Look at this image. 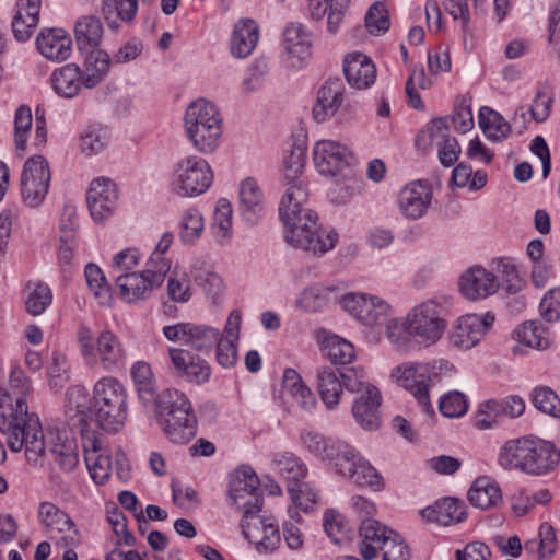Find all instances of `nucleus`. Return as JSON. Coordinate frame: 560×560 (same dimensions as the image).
Instances as JSON below:
<instances>
[{
	"mask_svg": "<svg viewBox=\"0 0 560 560\" xmlns=\"http://www.w3.org/2000/svg\"><path fill=\"white\" fill-rule=\"evenodd\" d=\"M285 185L279 214L285 226L287 242L314 255H323L332 249L338 241V233L335 230L322 231L317 214L303 207L308 196L304 183L295 180Z\"/></svg>",
	"mask_w": 560,
	"mask_h": 560,
	"instance_id": "nucleus-1",
	"label": "nucleus"
},
{
	"mask_svg": "<svg viewBox=\"0 0 560 560\" xmlns=\"http://www.w3.org/2000/svg\"><path fill=\"white\" fill-rule=\"evenodd\" d=\"M0 433L12 452L25 448L30 463L36 464L45 453L44 432L39 418L28 412L26 401L0 395Z\"/></svg>",
	"mask_w": 560,
	"mask_h": 560,
	"instance_id": "nucleus-2",
	"label": "nucleus"
},
{
	"mask_svg": "<svg viewBox=\"0 0 560 560\" xmlns=\"http://www.w3.org/2000/svg\"><path fill=\"white\" fill-rule=\"evenodd\" d=\"M559 459L560 451L552 443L526 436L506 441L498 457L504 469H520L533 476L553 470Z\"/></svg>",
	"mask_w": 560,
	"mask_h": 560,
	"instance_id": "nucleus-3",
	"label": "nucleus"
},
{
	"mask_svg": "<svg viewBox=\"0 0 560 560\" xmlns=\"http://www.w3.org/2000/svg\"><path fill=\"white\" fill-rule=\"evenodd\" d=\"M156 418L165 436L174 444H187L197 434V417L188 397L168 388L156 399Z\"/></svg>",
	"mask_w": 560,
	"mask_h": 560,
	"instance_id": "nucleus-4",
	"label": "nucleus"
},
{
	"mask_svg": "<svg viewBox=\"0 0 560 560\" xmlns=\"http://www.w3.org/2000/svg\"><path fill=\"white\" fill-rule=\"evenodd\" d=\"M188 140L202 154L217 150L222 137V118L218 107L205 100L191 102L184 116Z\"/></svg>",
	"mask_w": 560,
	"mask_h": 560,
	"instance_id": "nucleus-5",
	"label": "nucleus"
},
{
	"mask_svg": "<svg viewBox=\"0 0 560 560\" xmlns=\"http://www.w3.org/2000/svg\"><path fill=\"white\" fill-rule=\"evenodd\" d=\"M93 420L107 432H118L127 419V393L115 377L98 380L93 388Z\"/></svg>",
	"mask_w": 560,
	"mask_h": 560,
	"instance_id": "nucleus-6",
	"label": "nucleus"
},
{
	"mask_svg": "<svg viewBox=\"0 0 560 560\" xmlns=\"http://www.w3.org/2000/svg\"><path fill=\"white\" fill-rule=\"evenodd\" d=\"M443 306L435 300H428L415 306L406 317L404 331L418 343L430 346L441 339L446 322L442 317Z\"/></svg>",
	"mask_w": 560,
	"mask_h": 560,
	"instance_id": "nucleus-7",
	"label": "nucleus"
},
{
	"mask_svg": "<svg viewBox=\"0 0 560 560\" xmlns=\"http://www.w3.org/2000/svg\"><path fill=\"white\" fill-rule=\"evenodd\" d=\"M213 182L209 163L199 156L179 160L171 177V190L179 197H197L208 190Z\"/></svg>",
	"mask_w": 560,
	"mask_h": 560,
	"instance_id": "nucleus-8",
	"label": "nucleus"
},
{
	"mask_svg": "<svg viewBox=\"0 0 560 560\" xmlns=\"http://www.w3.org/2000/svg\"><path fill=\"white\" fill-rule=\"evenodd\" d=\"M50 170L43 155L28 158L21 175V195L30 207H38L45 199L50 185Z\"/></svg>",
	"mask_w": 560,
	"mask_h": 560,
	"instance_id": "nucleus-9",
	"label": "nucleus"
},
{
	"mask_svg": "<svg viewBox=\"0 0 560 560\" xmlns=\"http://www.w3.org/2000/svg\"><path fill=\"white\" fill-rule=\"evenodd\" d=\"M300 440L311 455L331 465L336 474L339 470V464H343L354 448L343 440L326 436L313 430H303L300 433Z\"/></svg>",
	"mask_w": 560,
	"mask_h": 560,
	"instance_id": "nucleus-10",
	"label": "nucleus"
},
{
	"mask_svg": "<svg viewBox=\"0 0 560 560\" xmlns=\"http://www.w3.org/2000/svg\"><path fill=\"white\" fill-rule=\"evenodd\" d=\"M229 498L237 510L262 508V494L259 489V479L248 466H242L230 477Z\"/></svg>",
	"mask_w": 560,
	"mask_h": 560,
	"instance_id": "nucleus-11",
	"label": "nucleus"
},
{
	"mask_svg": "<svg viewBox=\"0 0 560 560\" xmlns=\"http://www.w3.org/2000/svg\"><path fill=\"white\" fill-rule=\"evenodd\" d=\"M127 357L121 339L112 330L104 329L97 335L93 357H89L86 363L92 368L100 366L106 372H117L125 366Z\"/></svg>",
	"mask_w": 560,
	"mask_h": 560,
	"instance_id": "nucleus-12",
	"label": "nucleus"
},
{
	"mask_svg": "<svg viewBox=\"0 0 560 560\" xmlns=\"http://www.w3.org/2000/svg\"><path fill=\"white\" fill-rule=\"evenodd\" d=\"M313 161L319 174L335 177L351 166L353 155L345 144L323 139L313 148Z\"/></svg>",
	"mask_w": 560,
	"mask_h": 560,
	"instance_id": "nucleus-13",
	"label": "nucleus"
},
{
	"mask_svg": "<svg viewBox=\"0 0 560 560\" xmlns=\"http://www.w3.org/2000/svg\"><path fill=\"white\" fill-rule=\"evenodd\" d=\"M494 319V315L490 312L485 315L467 314L462 316L451 334L452 345L459 349H471L485 337Z\"/></svg>",
	"mask_w": 560,
	"mask_h": 560,
	"instance_id": "nucleus-14",
	"label": "nucleus"
},
{
	"mask_svg": "<svg viewBox=\"0 0 560 560\" xmlns=\"http://www.w3.org/2000/svg\"><path fill=\"white\" fill-rule=\"evenodd\" d=\"M395 375L398 384L417 399L422 411L432 415L434 409L429 396L430 372L428 366L422 364L399 366Z\"/></svg>",
	"mask_w": 560,
	"mask_h": 560,
	"instance_id": "nucleus-15",
	"label": "nucleus"
},
{
	"mask_svg": "<svg viewBox=\"0 0 560 560\" xmlns=\"http://www.w3.org/2000/svg\"><path fill=\"white\" fill-rule=\"evenodd\" d=\"M118 200L117 185L109 178L94 179L86 194L91 217L96 222L108 219L115 211Z\"/></svg>",
	"mask_w": 560,
	"mask_h": 560,
	"instance_id": "nucleus-16",
	"label": "nucleus"
},
{
	"mask_svg": "<svg viewBox=\"0 0 560 560\" xmlns=\"http://www.w3.org/2000/svg\"><path fill=\"white\" fill-rule=\"evenodd\" d=\"M273 469L285 479L287 490L292 501L305 506V501L301 500V489H306L304 479L307 475L305 464L293 453H278L272 458Z\"/></svg>",
	"mask_w": 560,
	"mask_h": 560,
	"instance_id": "nucleus-17",
	"label": "nucleus"
},
{
	"mask_svg": "<svg viewBox=\"0 0 560 560\" xmlns=\"http://www.w3.org/2000/svg\"><path fill=\"white\" fill-rule=\"evenodd\" d=\"M337 475L359 487H369L374 491H382L385 486L380 472L355 448L343 464H339Z\"/></svg>",
	"mask_w": 560,
	"mask_h": 560,
	"instance_id": "nucleus-18",
	"label": "nucleus"
},
{
	"mask_svg": "<svg viewBox=\"0 0 560 560\" xmlns=\"http://www.w3.org/2000/svg\"><path fill=\"white\" fill-rule=\"evenodd\" d=\"M44 442L45 450H49L54 460L62 470L72 471L77 467L79 463L77 442L66 430L49 429L47 434H44Z\"/></svg>",
	"mask_w": 560,
	"mask_h": 560,
	"instance_id": "nucleus-19",
	"label": "nucleus"
},
{
	"mask_svg": "<svg viewBox=\"0 0 560 560\" xmlns=\"http://www.w3.org/2000/svg\"><path fill=\"white\" fill-rule=\"evenodd\" d=\"M459 289L462 294L476 301L494 294L499 289L497 277L485 268L475 266L469 268L459 278Z\"/></svg>",
	"mask_w": 560,
	"mask_h": 560,
	"instance_id": "nucleus-20",
	"label": "nucleus"
},
{
	"mask_svg": "<svg viewBox=\"0 0 560 560\" xmlns=\"http://www.w3.org/2000/svg\"><path fill=\"white\" fill-rule=\"evenodd\" d=\"M381 393L373 385L366 386L358 398L354 399L351 408L355 422L364 430H376L381 427Z\"/></svg>",
	"mask_w": 560,
	"mask_h": 560,
	"instance_id": "nucleus-21",
	"label": "nucleus"
},
{
	"mask_svg": "<svg viewBox=\"0 0 560 560\" xmlns=\"http://www.w3.org/2000/svg\"><path fill=\"white\" fill-rule=\"evenodd\" d=\"M431 199V187L421 180L413 182L400 190L399 209L407 219L417 220L428 211Z\"/></svg>",
	"mask_w": 560,
	"mask_h": 560,
	"instance_id": "nucleus-22",
	"label": "nucleus"
},
{
	"mask_svg": "<svg viewBox=\"0 0 560 560\" xmlns=\"http://www.w3.org/2000/svg\"><path fill=\"white\" fill-rule=\"evenodd\" d=\"M82 445L92 479L96 483H104L112 471L110 456L103 452L101 441L93 433L84 432V430H82Z\"/></svg>",
	"mask_w": 560,
	"mask_h": 560,
	"instance_id": "nucleus-23",
	"label": "nucleus"
},
{
	"mask_svg": "<svg viewBox=\"0 0 560 560\" xmlns=\"http://www.w3.org/2000/svg\"><path fill=\"white\" fill-rule=\"evenodd\" d=\"M38 514L42 523L50 530L63 534L66 546L75 547L81 541V536L70 516L50 502L39 505Z\"/></svg>",
	"mask_w": 560,
	"mask_h": 560,
	"instance_id": "nucleus-24",
	"label": "nucleus"
},
{
	"mask_svg": "<svg viewBox=\"0 0 560 560\" xmlns=\"http://www.w3.org/2000/svg\"><path fill=\"white\" fill-rule=\"evenodd\" d=\"M283 44L291 67L302 68L311 57L312 34L302 23L292 22L284 30Z\"/></svg>",
	"mask_w": 560,
	"mask_h": 560,
	"instance_id": "nucleus-25",
	"label": "nucleus"
},
{
	"mask_svg": "<svg viewBox=\"0 0 560 560\" xmlns=\"http://www.w3.org/2000/svg\"><path fill=\"white\" fill-rule=\"evenodd\" d=\"M343 73L349 85L358 90L370 88L376 79V69L371 58L358 51L345 57Z\"/></svg>",
	"mask_w": 560,
	"mask_h": 560,
	"instance_id": "nucleus-26",
	"label": "nucleus"
},
{
	"mask_svg": "<svg viewBox=\"0 0 560 560\" xmlns=\"http://www.w3.org/2000/svg\"><path fill=\"white\" fill-rule=\"evenodd\" d=\"M345 85L341 79H328L317 92V101L313 107L314 119L323 122L331 118L343 102Z\"/></svg>",
	"mask_w": 560,
	"mask_h": 560,
	"instance_id": "nucleus-27",
	"label": "nucleus"
},
{
	"mask_svg": "<svg viewBox=\"0 0 560 560\" xmlns=\"http://www.w3.org/2000/svg\"><path fill=\"white\" fill-rule=\"evenodd\" d=\"M238 197V210L243 220L249 225L257 224L266 208L264 194L257 182L250 177L243 180L240 185Z\"/></svg>",
	"mask_w": 560,
	"mask_h": 560,
	"instance_id": "nucleus-28",
	"label": "nucleus"
},
{
	"mask_svg": "<svg viewBox=\"0 0 560 560\" xmlns=\"http://www.w3.org/2000/svg\"><path fill=\"white\" fill-rule=\"evenodd\" d=\"M115 285L119 290L121 299L128 303L145 301L151 298L153 290L156 289L143 271L116 275Z\"/></svg>",
	"mask_w": 560,
	"mask_h": 560,
	"instance_id": "nucleus-29",
	"label": "nucleus"
},
{
	"mask_svg": "<svg viewBox=\"0 0 560 560\" xmlns=\"http://www.w3.org/2000/svg\"><path fill=\"white\" fill-rule=\"evenodd\" d=\"M170 358L177 374L189 383L203 384L211 375L210 365L205 360L194 361L187 350L171 348Z\"/></svg>",
	"mask_w": 560,
	"mask_h": 560,
	"instance_id": "nucleus-30",
	"label": "nucleus"
},
{
	"mask_svg": "<svg viewBox=\"0 0 560 560\" xmlns=\"http://www.w3.org/2000/svg\"><path fill=\"white\" fill-rule=\"evenodd\" d=\"M38 51L52 61H65L71 55L72 40L61 28H51L40 32L36 38Z\"/></svg>",
	"mask_w": 560,
	"mask_h": 560,
	"instance_id": "nucleus-31",
	"label": "nucleus"
},
{
	"mask_svg": "<svg viewBox=\"0 0 560 560\" xmlns=\"http://www.w3.org/2000/svg\"><path fill=\"white\" fill-rule=\"evenodd\" d=\"M395 532L381 524L374 518L363 520L360 527V553L364 560H371L376 557L377 551L382 549L385 540Z\"/></svg>",
	"mask_w": 560,
	"mask_h": 560,
	"instance_id": "nucleus-32",
	"label": "nucleus"
},
{
	"mask_svg": "<svg viewBox=\"0 0 560 560\" xmlns=\"http://www.w3.org/2000/svg\"><path fill=\"white\" fill-rule=\"evenodd\" d=\"M316 387L324 406L328 410L337 409L343 394L339 369L332 366L318 369Z\"/></svg>",
	"mask_w": 560,
	"mask_h": 560,
	"instance_id": "nucleus-33",
	"label": "nucleus"
},
{
	"mask_svg": "<svg viewBox=\"0 0 560 560\" xmlns=\"http://www.w3.org/2000/svg\"><path fill=\"white\" fill-rule=\"evenodd\" d=\"M93 398L90 397L85 387L75 385L67 389L65 412L70 419L78 418L81 431L89 432L88 421L93 420Z\"/></svg>",
	"mask_w": 560,
	"mask_h": 560,
	"instance_id": "nucleus-34",
	"label": "nucleus"
},
{
	"mask_svg": "<svg viewBox=\"0 0 560 560\" xmlns=\"http://www.w3.org/2000/svg\"><path fill=\"white\" fill-rule=\"evenodd\" d=\"M40 0H18L12 32L19 42L27 40L39 21Z\"/></svg>",
	"mask_w": 560,
	"mask_h": 560,
	"instance_id": "nucleus-35",
	"label": "nucleus"
},
{
	"mask_svg": "<svg viewBox=\"0 0 560 560\" xmlns=\"http://www.w3.org/2000/svg\"><path fill=\"white\" fill-rule=\"evenodd\" d=\"M421 514L428 521L441 525L459 523L467 516L465 502L455 498H444L433 506L423 509Z\"/></svg>",
	"mask_w": 560,
	"mask_h": 560,
	"instance_id": "nucleus-36",
	"label": "nucleus"
},
{
	"mask_svg": "<svg viewBox=\"0 0 560 560\" xmlns=\"http://www.w3.org/2000/svg\"><path fill=\"white\" fill-rule=\"evenodd\" d=\"M470 504L480 510L497 508L502 502L499 485L488 476L478 477L468 490Z\"/></svg>",
	"mask_w": 560,
	"mask_h": 560,
	"instance_id": "nucleus-37",
	"label": "nucleus"
},
{
	"mask_svg": "<svg viewBox=\"0 0 560 560\" xmlns=\"http://www.w3.org/2000/svg\"><path fill=\"white\" fill-rule=\"evenodd\" d=\"M50 79L55 92L66 98L77 96L84 86L81 68L75 63H67L56 69Z\"/></svg>",
	"mask_w": 560,
	"mask_h": 560,
	"instance_id": "nucleus-38",
	"label": "nucleus"
},
{
	"mask_svg": "<svg viewBox=\"0 0 560 560\" xmlns=\"http://www.w3.org/2000/svg\"><path fill=\"white\" fill-rule=\"evenodd\" d=\"M83 69L84 88L93 89L97 86L107 77L112 59L109 55L102 49L93 48L85 50Z\"/></svg>",
	"mask_w": 560,
	"mask_h": 560,
	"instance_id": "nucleus-39",
	"label": "nucleus"
},
{
	"mask_svg": "<svg viewBox=\"0 0 560 560\" xmlns=\"http://www.w3.org/2000/svg\"><path fill=\"white\" fill-rule=\"evenodd\" d=\"M259 39L258 25L252 19L241 20L235 24L231 37V52L237 58L249 56Z\"/></svg>",
	"mask_w": 560,
	"mask_h": 560,
	"instance_id": "nucleus-40",
	"label": "nucleus"
},
{
	"mask_svg": "<svg viewBox=\"0 0 560 560\" xmlns=\"http://www.w3.org/2000/svg\"><path fill=\"white\" fill-rule=\"evenodd\" d=\"M74 34L80 50L97 48L103 36V24L96 16H82L75 23Z\"/></svg>",
	"mask_w": 560,
	"mask_h": 560,
	"instance_id": "nucleus-41",
	"label": "nucleus"
},
{
	"mask_svg": "<svg viewBox=\"0 0 560 560\" xmlns=\"http://www.w3.org/2000/svg\"><path fill=\"white\" fill-rule=\"evenodd\" d=\"M478 120L485 136L490 141L500 142L506 139L511 133L510 124L500 113L488 106H483L479 109Z\"/></svg>",
	"mask_w": 560,
	"mask_h": 560,
	"instance_id": "nucleus-42",
	"label": "nucleus"
},
{
	"mask_svg": "<svg viewBox=\"0 0 560 560\" xmlns=\"http://www.w3.org/2000/svg\"><path fill=\"white\" fill-rule=\"evenodd\" d=\"M25 291V308L33 316L43 314L52 302L51 289L42 281H28Z\"/></svg>",
	"mask_w": 560,
	"mask_h": 560,
	"instance_id": "nucleus-43",
	"label": "nucleus"
},
{
	"mask_svg": "<svg viewBox=\"0 0 560 560\" xmlns=\"http://www.w3.org/2000/svg\"><path fill=\"white\" fill-rule=\"evenodd\" d=\"M450 136V127L446 118L440 117L431 120L416 137V147L419 150L428 149L441 144Z\"/></svg>",
	"mask_w": 560,
	"mask_h": 560,
	"instance_id": "nucleus-44",
	"label": "nucleus"
},
{
	"mask_svg": "<svg viewBox=\"0 0 560 560\" xmlns=\"http://www.w3.org/2000/svg\"><path fill=\"white\" fill-rule=\"evenodd\" d=\"M514 338L522 345L544 350L549 347V336L538 320L525 322L514 331Z\"/></svg>",
	"mask_w": 560,
	"mask_h": 560,
	"instance_id": "nucleus-45",
	"label": "nucleus"
},
{
	"mask_svg": "<svg viewBox=\"0 0 560 560\" xmlns=\"http://www.w3.org/2000/svg\"><path fill=\"white\" fill-rule=\"evenodd\" d=\"M84 276L89 290L93 293L100 305L106 306L112 302V288L102 269L95 264H88Z\"/></svg>",
	"mask_w": 560,
	"mask_h": 560,
	"instance_id": "nucleus-46",
	"label": "nucleus"
},
{
	"mask_svg": "<svg viewBox=\"0 0 560 560\" xmlns=\"http://www.w3.org/2000/svg\"><path fill=\"white\" fill-rule=\"evenodd\" d=\"M390 305L378 296L366 299L363 307L359 310V322L366 326H378L387 323L390 315Z\"/></svg>",
	"mask_w": 560,
	"mask_h": 560,
	"instance_id": "nucleus-47",
	"label": "nucleus"
},
{
	"mask_svg": "<svg viewBox=\"0 0 560 560\" xmlns=\"http://www.w3.org/2000/svg\"><path fill=\"white\" fill-rule=\"evenodd\" d=\"M219 336L220 331L214 327L190 323L186 346L200 353H209Z\"/></svg>",
	"mask_w": 560,
	"mask_h": 560,
	"instance_id": "nucleus-48",
	"label": "nucleus"
},
{
	"mask_svg": "<svg viewBox=\"0 0 560 560\" xmlns=\"http://www.w3.org/2000/svg\"><path fill=\"white\" fill-rule=\"evenodd\" d=\"M261 509H250L243 512V520L241 523L242 532L244 537L255 545L256 550L258 549L259 542L264 539L261 534L262 529L267 528V523L272 521L271 517L259 516L258 513Z\"/></svg>",
	"mask_w": 560,
	"mask_h": 560,
	"instance_id": "nucleus-49",
	"label": "nucleus"
},
{
	"mask_svg": "<svg viewBox=\"0 0 560 560\" xmlns=\"http://www.w3.org/2000/svg\"><path fill=\"white\" fill-rule=\"evenodd\" d=\"M109 140L108 132L101 125L88 126L80 137V149L88 156L101 153Z\"/></svg>",
	"mask_w": 560,
	"mask_h": 560,
	"instance_id": "nucleus-50",
	"label": "nucleus"
},
{
	"mask_svg": "<svg viewBox=\"0 0 560 560\" xmlns=\"http://www.w3.org/2000/svg\"><path fill=\"white\" fill-rule=\"evenodd\" d=\"M529 398L537 410L560 419V399L550 387L536 386L532 389Z\"/></svg>",
	"mask_w": 560,
	"mask_h": 560,
	"instance_id": "nucleus-51",
	"label": "nucleus"
},
{
	"mask_svg": "<svg viewBox=\"0 0 560 560\" xmlns=\"http://www.w3.org/2000/svg\"><path fill=\"white\" fill-rule=\"evenodd\" d=\"M130 373L140 398L143 400L152 399L155 394V385L151 365L145 361H137L131 366Z\"/></svg>",
	"mask_w": 560,
	"mask_h": 560,
	"instance_id": "nucleus-52",
	"label": "nucleus"
},
{
	"mask_svg": "<svg viewBox=\"0 0 560 560\" xmlns=\"http://www.w3.org/2000/svg\"><path fill=\"white\" fill-rule=\"evenodd\" d=\"M103 13L108 22L115 23L118 19L122 22H131L138 11V0H102Z\"/></svg>",
	"mask_w": 560,
	"mask_h": 560,
	"instance_id": "nucleus-53",
	"label": "nucleus"
},
{
	"mask_svg": "<svg viewBox=\"0 0 560 560\" xmlns=\"http://www.w3.org/2000/svg\"><path fill=\"white\" fill-rule=\"evenodd\" d=\"M325 351L334 364L346 365L355 357L353 345L338 336H332L325 341Z\"/></svg>",
	"mask_w": 560,
	"mask_h": 560,
	"instance_id": "nucleus-54",
	"label": "nucleus"
},
{
	"mask_svg": "<svg viewBox=\"0 0 560 560\" xmlns=\"http://www.w3.org/2000/svg\"><path fill=\"white\" fill-rule=\"evenodd\" d=\"M306 159V148L304 145H295L284 158L283 161V180L284 183H295L301 180Z\"/></svg>",
	"mask_w": 560,
	"mask_h": 560,
	"instance_id": "nucleus-55",
	"label": "nucleus"
},
{
	"mask_svg": "<svg viewBox=\"0 0 560 560\" xmlns=\"http://www.w3.org/2000/svg\"><path fill=\"white\" fill-rule=\"evenodd\" d=\"M232 228V205L225 199L218 200L212 220V231L217 238H226Z\"/></svg>",
	"mask_w": 560,
	"mask_h": 560,
	"instance_id": "nucleus-56",
	"label": "nucleus"
},
{
	"mask_svg": "<svg viewBox=\"0 0 560 560\" xmlns=\"http://www.w3.org/2000/svg\"><path fill=\"white\" fill-rule=\"evenodd\" d=\"M203 231V219L201 213L190 208L186 210L180 219V232L179 236L183 243H191L200 237Z\"/></svg>",
	"mask_w": 560,
	"mask_h": 560,
	"instance_id": "nucleus-57",
	"label": "nucleus"
},
{
	"mask_svg": "<svg viewBox=\"0 0 560 560\" xmlns=\"http://www.w3.org/2000/svg\"><path fill=\"white\" fill-rule=\"evenodd\" d=\"M327 301V289L320 285H311L301 292L296 305L305 312L315 313L320 311Z\"/></svg>",
	"mask_w": 560,
	"mask_h": 560,
	"instance_id": "nucleus-58",
	"label": "nucleus"
},
{
	"mask_svg": "<svg viewBox=\"0 0 560 560\" xmlns=\"http://www.w3.org/2000/svg\"><path fill=\"white\" fill-rule=\"evenodd\" d=\"M32 110L27 105H21L14 116V142L20 151L26 148L27 133L32 127Z\"/></svg>",
	"mask_w": 560,
	"mask_h": 560,
	"instance_id": "nucleus-59",
	"label": "nucleus"
},
{
	"mask_svg": "<svg viewBox=\"0 0 560 560\" xmlns=\"http://www.w3.org/2000/svg\"><path fill=\"white\" fill-rule=\"evenodd\" d=\"M365 26L372 35L376 36L389 28V18L383 3L375 2L370 7L365 16Z\"/></svg>",
	"mask_w": 560,
	"mask_h": 560,
	"instance_id": "nucleus-60",
	"label": "nucleus"
},
{
	"mask_svg": "<svg viewBox=\"0 0 560 560\" xmlns=\"http://www.w3.org/2000/svg\"><path fill=\"white\" fill-rule=\"evenodd\" d=\"M439 409L447 418L460 417L466 413L468 402L460 392H450L441 397Z\"/></svg>",
	"mask_w": 560,
	"mask_h": 560,
	"instance_id": "nucleus-61",
	"label": "nucleus"
},
{
	"mask_svg": "<svg viewBox=\"0 0 560 560\" xmlns=\"http://www.w3.org/2000/svg\"><path fill=\"white\" fill-rule=\"evenodd\" d=\"M170 270L171 261L160 257L159 253H152L142 271L156 288H160Z\"/></svg>",
	"mask_w": 560,
	"mask_h": 560,
	"instance_id": "nucleus-62",
	"label": "nucleus"
},
{
	"mask_svg": "<svg viewBox=\"0 0 560 560\" xmlns=\"http://www.w3.org/2000/svg\"><path fill=\"white\" fill-rule=\"evenodd\" d=\"M541 317L549 323L560 319V288L550 289L539 304Z\"/></svg>",
	"mask_w": 560,
	"mask_h": 560,
	"instance_id": "nucleus-63",
	"label": "nucleus"
},
{
	"mask_svg": "<svg viewBox=\"0 0 560 560\" xmlns=\"http://www.w3.org/2000/svg\"><path fill=\"white\" fill-rule=\"evenodd\" d=\"M383 560H409V549L404 539L396 532L385 540L381 549Z\"/></svg>",
	"mask_w": 560,
	"mask_h": 560,
	"instance_id": "nucleus-64",
	"label": "nucleus"
}]
</instances>
